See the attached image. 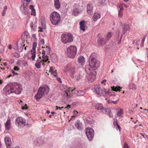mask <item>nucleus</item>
<instances>
[{
	"label": "nucleus",
	"mask_w": 148,
	"mask_h": 148,
	"mask_svg": "<svg viewBox=\"0 0 148 148\" xmlns=\"http://www.w3.org/2000/svg\"><path fill=\"white\" fill-rule=\"evenodd\" d=\"M70 107H71L70 105H67V106L65 107L64 108L66 109L67 110H68L69 108H70Z\"/></svg>",
	"instance_id": "nucleus-61"
},
{
	"label": "nucleus",
	"mask_w": 148,
	"mask_h": 148,
	"mask_svg": "<svg viewBox=\"0 0 148 148\" xmlns=\"http://www.w3.org/2000/svg\"><path fill=\"white\" fill-rule=\"evenodd\" d=\"M113 124H114V125L115 126L116 125H118V123H117V119H116V121H114V122H113Z\"/></svg>",
	"instance_id": "nucleus-60"
},
{
	"label": "nucleus",
	"mask_w": 148,
	"mask_h": 148,
	"mask_svg": "<svg viewBox=\"0 0 148 148\" xmlns=\"http://www.w3.org/2000/svg\"><path fill=\"white\" fill-rule=\"evenodd\" d=\"M41 44L44 45L45 43L44 40L43 39H42L40 41Z\"/></svg>",
	"instance_id": "nucleus-54"
},
{
	"label": "nucleus",
	"mask_w": 148,
	"mask_h": 148,
	"mask_svg": "<svg viewBox=\"0 0 148 148\" xmlns=\"http://www.w3.org/2000/svg\"><path fill=\"white\" fill-rule=\"evenodd\" d=\"M46 50L47 51V52H48V53H49L51 50L50 48L49 47L47 46L46 47Z\"/></svg>",
	"instance_id": "nucleus-47"
},
{
	"label": "nucleus",
	"mask_w": 148,
	"mask_h": 148,
	"mask_svg": "<svg viewBox=\"0 0 148 148\" xmlns=\"http://www.w3.org/2000/svg\"><path fill=\"white\" fill-rule=\"evenodd\" d=\"M100 3L103 5H106L107 1L106 0H100Z\"/></svg>",
	"instance_id": "nucleus-39"
},
{
	"label": "nucleus",
	"mask_w": 148,
	"mask_h": 148,
	"mask_svg": "<svg viewBox=\"0 0 148 148\" xmlns=\"http://www.w3.org/2000/svg\"><path fill=\"white\" fill-rule=\"evenodd\" d=\"M10 127V120L8 119L6 122L5 124V127L7 130H9Z\"/></svg>",
	"instance_id": "nucleus-30"
},
{
	"label": "nucleus",
	"mask_w": 148,
	"mask_h": 148,
	"mask_svg": "<svg viewBox=\"0 0 148 148\" xmlns=\"http://www.w3.org/2000/svg\"><path fill=\"white\" fill-rule=\"evenodd\" d=\"M123 29L122 32L123 34H124L126 33L127 31L130 30V26L128 24H125L123 27Z\"/></svg>",
	"instance_id": "nucleus-22"
},
{
	"label": "nucleus",
	"mask_w": 148,
	"mask_h": 148,
	"mask_svg": "<svg viewBox=\"0 0 148 148\" xmlns=\"http://www.w3.org/2000/svg\"><path fill=\"white\" fill-rule=\"evenodd\" d=\"M105 40H104V38L101 37H99L97 40V44L99 46H102L106 44Z\"/></svg>",
	"instance_id": "nucleus-19"
},
{
	"label": "nucleus",
	"mask_w": 148,
	"mask_h": 148,
	"mask_svg": "<svg viewBox=\"0 0 148 148\" xmlns=\"http://www.w3.org/2000/svg\"><path fill=\"white\" fill-rule=\"evenodd\" d=\"M86 135L89 140H91L94 136V133L93 129L91 128L88 127L86 130Z\"/></svg>",
	"instance_id": "nucleus-10"
},
{
	"label": "nucleus",
	"mask_w": 148,
	"mask_h": 148,
	"mask_svg": "<svg viewBox=\"0 0 148 148\" xmlns=\"http://www.w3.org/2000/svg\"><path fill=\"white\" fill-rule=\"evenodd\" d=\"M97 55L96 53H92L90 56L89 60V66L94 70L97 69L100 65L99 62L95 59Z\"/></svg>",
	"instance_id": "nucleus-3"
},
{
	"label": "nucleus",
	"mask_w": 148,
	"mask_h": 148,
	"mask_svg": "<svg viewBox=\"0 0 148 148\" xmlns=\"http://www.w3.org/2000/svg\"><path fill=\"white\" fill-rule=\"evenodd\" d=\"M60 14L56 12H53L50 16V21L54 25H57L60 22Z\"/></svg>",
	"instance_id": "nucleus-4"
},
{
	"label": "nucleus",
	"mask_w": 148,
	"mask_h": 148,
	"mask_svg": "<svg viewBox=\"0 0 148 148\" xmlns=\"http://www.w3.org/2000/svg\"><path fill=\"white\" fill-rule=\"evenodd\" d=\"M14 24V23L13 20L11 19L8 21V25L9 26H13Z\"/></svg>",
	"instance_id": "nucleus-38"
},
{
	"label": "nucleus",
	"mask_w": 148,
	"mask_h": 148,
	"mask_svg": "<svg viewBox=\"0 0 148 148\" xmlns=\"http://www.w3.org/2000/svg\"><path fill=\"white\" fill-rule=\"evenodd\" d=\"M119 7L121 11H123L124 10V8H127L128 7V6L126 4L123 3H121L119 5Z\"/></svg>",
	"instance_id": "nucleus-28"
},
{
	"label": "nucleus",
	"mask_w": 148,
	"mask_h": 148,
	"mask_svg": "<svg viewBox=\"0 0 148 148\" xmlns=\"http://www.w3.org/2000/svg\"><path fill=\"white\" fill-rule=\"evenodd\" d=\"M41 61L42 60L40 61L39 59L37 60L35 64V66L37 68L39 69L40 68L41 63H42Z\"/></svg>",
	"instance_id": "nucleus-31"
},
{
	"label": "nucleus",
	"mask_w": 148,
	"mask_h": 148,
	"mask_svg": "<svg viewBox=\"0 0 148 148\" xmlns=\"http://www.w3.org/2000/svg\"><path fill=\"white\" fill-rule=\"evenodd\" d=\"M29 8L31 10L34 9V6L32 5H30L29 6Z\"/></svg>",
	"instance_id": "nucleus-53"
},
{
	"label": "nucleus",
	"mask_w": 148,
	"mask_h": 148,
	"mask_svg": "<svg viewBox=\"0 0 148 148\" xmlns=\"http://www.w3.org/2000/svg\"><path fill=\"white\" fill-rule=\"evenodd\" d=\"M78 61L79 63L82 65L85 62V58L83 56H80L78 58Z\"/></svg>",
	"instance_id": "nucleus-25"
},
{
	"label": "nucleus",
	"mask_w": 148,
	"mask_h": 148,
	"mask_svg": "<svg viewBox=\"0 0 148 148\" xmlns=\"http://www.w3.org/2000/svg\"><path fill=\"white\" fill-rule=\"evenodd\" d=\"M112 89V91L110 92H108L109 95L110 96H114L115 93L113 91H120V90L121 89V88L119 86H117L115 87L114 86H113L111 87Z\"/></svg>",
	"instance_id": "nucleus-13"
},
{
	"label": "nucleus",
	"mask_w": 148,
	"mask_h": 148,
	"mask_svg": "<svg viewBox=\"0 0 148 148\" xmlns=\"http://www.w3.org/2000/svg\"><path fill=\"white\" fill-rule=\"evenodd\" d=\"M38 28L39 29L38 30V32H43L42 29L41 27H38Z\"/></svg>",
	"instance_id": "nucleus-63"
},
{
	"label": "nucleus",
	"mask_w": 148,
	"mask_h": 148,
	"mask_svg": "<svg viewBox=\"0 0 148 148\" xmlns=\"http://www.w3.org/2000/svg\"><path fill=\"white\" fill-rule=\"evenodd\" d=\"M31 14L32 15L35 16L36 15V12L35 9L31 10Z\"/></svg>",
	"instance_id": "nucleus-41"
},
{
	"label": "nucleus",
	"mask_w": 148,
	"mask_h": 148,
	"mask_svg": "<svg viewBox=\"0 0 148 148\" xmlns=\"http://www.w3.org/2000/svg\"><path fill=\"white\" fill-rule=\"evenodd\" d=\"M21 86L18 82L10 83L3 89L4 92L6 95L13 93L19 95L21 93Z\"/></svg>",
	"instance_id": "nucleus-1"
},
{
	"label": "nucleus",
	"mask_w": 148,
	"mask_h": 148,
	"mask_svg": "<svg viewBox=\"0 0 148 148\" xmlns=\"http://www.w3.org/2000/svg\"><path fill=\"white\" fill-rule=\"evenodd\" d=\"M15 123L18 126H21L23 127L26 124V120L24 118L19 117L16 119Z\"/></svg>",
	"instance_id": "nucleus-11"
},
{
	"label": "nucleus",
	"mask_w": 148,
	"mask_h": 148,
	"mask_svg": "<svg viewBox=\"0 0 148 148\" xmlns=\"http://www.w3.org/2000/svg\"><path fill=\"white\" fill-rule=\"evenodd\" d=\"M53 76L55 77H57V74L56 72H53Z\"/></svg>",
	"instance_id": "nucleus-59"
},
{
	"label": "nucleus",
	"mask_w": 148,
	"mask_h": 148,
	"mask_svg": "<svg viewBox=\"0 0 148 148\" xmlns=\"http://www.w3.org/2000/svg\"><path fill=\"white\" fill-rule=\"evenodd\" d=\"M41 25H42L44 29H45L46 28V25H45V24L44 23H43V22L41 23Z\"/></svg>",
	"instance_id": "nucleus-57"
},
{
	"label": "nucleus",
	"mask_w": 148,
	"mask_h": 148,
	"mask_svg": "<svg viewBox=\"0 0 148 148\" xmlns=\"http://www.w3.org/2000/svg\"><path fill=\"white\" fill-rule=\"evenodd\" d=\"M123 114V110L122 109H121L117 112V115L120 116H121Z\"/></svg>",
	"instance_id": "nucleus-37"
},
{
	"label": "nucleus",
	"mask_w": 148,
	"mask_h": 148,
	"mask_svg": "<svg viewBox=\"0 0 148 148\" xmlns=\"http://www.w3.org/2000/svg\"><path fill=\"white\" fill-rule=\"evenodd\" d=\"M8 65V64L6 62L3 63V64H1V65H3L4 66H6Z\"/></svg>",
	"instance_id": "nucleus-62"
},
{
	"label": "nucleus",
	"mask_w": 148,
	"mask_h": 148,
	"mask_svg": "<svg viewBox=\"0 0 148 148\" xmlns=\"http://www.w3.org/2000/svg\"><path fill=\"white\" fill-rule=\"evenodd\" d=\"M19 69L17 66H15L14 68V70L15 71H18Z\"/></svg>",
	"instance_id": "nucleus-55"
},
{
	"label": "nucleus",
	"mask_w": 148,
	"mask_h": 148,
	"mask_svg": "<svg viewBox=\"0 0 148 148\" xmlns=\"http://www.w3.org/2000/svg\"><path fill=\"white\" fill-rule=\"evenodd\" d=\"M122 11H121L120 10H119V13L118 15L119 17H121L123 15V13L121 12Z\"/></svg>",
	"instance_id": "nucleus-44"
},
{
	"label": "nucleus",
	"mask_w": 148,
	"mask_h": 148,
	"mask_svg": "<svg viewBox=\"0 0 148 148\" xmlns=\"http://www.w3.org/2000/svg\"><path fill=\"white\" fill-rule=\"evenodd\" d=\"M57 80L60 83H62V81H61V79L60 77H57Z\"/></svg>",
	"instance_id": "nucleus-56"
},
{
	"label": "nucleus",
	"mask_w": 148,
	"mask_h": 148,
	"mask_svg": "<svg viewBox=\"0 0 148 148\" xmlns=\"http://www.w3.org/2000/svg\"><path fill=\"white\" fill-rule=\"evenodd\" d=\"M28 107L27 106V104H25L24 106H22L21 109L22 110H27Z\"/></svg>",
	"instance_id": "nucleus-40"
},
{
	"label": "nucleus",
	"mask_w": 148,
	"mask_h": 148,
	"mask_svg": "<svg viewBox=\"0 0 148 148\" xmlns=\"http://www.w3.org/2000/svg\"><path fill=\"white\" fill-rule=\"evenodd\" d=\"M4 140L7 148H10L12 144L10 138L9 137H6L5 138Z\"/></svg>",
	"instance_id": "nucleus-17"
},
{
	"label": "nucleus",
	"mask_w": 148,
	"mask_h": 148,
	"mask_svg": "<svg viewBox=\"0 0 148 148\" xmlns=\"http://www.w3.org/2000/svg\"><path fill=\"white\" fill-rule=\"evenodd\" d=\"M132 88H131L132 89H136V87L135 84H133L132 85Z\"/></svg>",
	"instance_id": "nucleus-50"
},
{
	"label": "nucleus",
	"mask_w": 148,
	"mask_h": 148,
	"mask_svg": "<svg viewBox=\"0 0 148 148\" xmlns=\"http://www.w3.org/2000/svg\"><path fill=\"white\" fill-rule=\"evenodd\" d=\"M73 113L77 117L78 112L76 111H74Z\"/></svg>",
	"instance_id": "nucleus-58"
},
{
	"label": "nucleus",
	"mask_w": 148,
	"mask_h": 148,
	"mask_svg": "<svg viewBox=\"0 0 148 148\" xmlns=\"http://www.w3.org/2000/svg\"><path fill=\"white\" fill-rule=\"evenodd\" d=\"M140 42V40L139 39H138L136 40V45L137 46H138L139 45V43Z\"/></svg>",
	"instance_id": "nucleus-45"
},
{
	"label": "nucleus",
	"mask_w": 148,
	"mask_h": 148,
	"mask_svg": "<svg viewBox=\"0 0 148 148\" xmlns=\"http://www.w3.org/2000/svg\"><path fill=\"white\" fill-rule=\"evenodd\" d=\"M113 35V34L111 32H109L108 33L107 37L106 38V40L108 41V40L112 37Z\"/></svg>",
	"instance_id": "nucleus-34"
},
{
	"label": "nucleus",
	"mask_w": 148,
	"mask_h": 148,
	"mask_svg": "<svg viewBox=\"0 0 148 148\" xmlns=\"http://www.w3.org/2000/svg\"><path fill=\"white\" fill-rule=\"evenodd\" d=\"M42 57H43L45 56V50H43L42 51Z\"/></svg>",
	"instance_id": "nucleus-52"
},
{
	"label": "nucleus",
	"mask_w": 148,
	"mask_h": 148,
	"mask_svg": "<svg viewBox=\"0 0 148 148\" xmlns=\"http://www.w3.org/2000/svg\"><path fill=\"white\" fill-rule=\"evenodd\" d=\"M13 56L16 58H18L20 57V55L18 53H14Z\"/></svg>",
	"instance_id": "nucleus-42"
},
{
	"label": "nucleus",
	"mask_w": 148,
	"mask_h": 148,
	"mask_svg": "<svg viewBox=\"0 0 148 148\" xmlns=\"http://www.w3.org/2000/svg\"><path fill=\"white\" fill-rule=\"evenodd\" d=\"M23 35L21 37V42L18 44V42H17L13 44V48L15 50L18 49V51L20 52H21L23 51V47L25 46V44H24L25 40L24 38H23Z\"/></svg>",
	"instance_id": "nucleus-8"
},
{
	"label": "nucleus",
	"mask_w": 148,
	"mask_h": 148,
	"mask_svg": "<svg viewBox=\"0 0 148 148\" xmlns=\"http://www.w3.org/2000/svg\"><path fill=\"white\" fill-rule=\"evenodd\" d=\"M56 110H61V107H59V106H56Z\"/></svg>",
	"instance_id": "nucleus-64"
},
{
	"label": "nucleus",
	"mask_w": 148,
	"mask_h": 148,
	"mask_svg": "<svg viewBox=\"0 0 148 148\" xmlns=\"http://www.w3.org/2000/svg\"><path fill=\"white\" fill-rule=\"evenodd\" d=\"M145 38H146L145 37H144L143 39H142V41H141V42H142V44L140 45V46L141 47H143L144 46V42L145 39Z\"/></svg>",
	"instance_id": "nucleus-43"
},
{
	"label": "nucleus",
	"mask_w": 148,
	"mask_h": 148,
	"mask_svg": "<svg viewBox=\"0 0 148 148\" xmlns=\"http://www.w3.org/2000/svg\"><path fill=\"white\" fill-rule=\"evenodd\" d=\"M75 124L78 130H80L83 129L82 123L79 120H77L75 122Z\"/></svg>",
	"instance_id": "nucleus-21"
},
{
	"label": "nucleus",
	"mask_w": 148,
	"mask_h": 148,
	"mask_svg": "<svg viewBox=\"0 0 148 148\" xmlns=\"http://www.w3.org/2000/svg\"><path fill=\"white\" fill-rule=\"evenodd\" d=\"M80 12V11L79 10L78 8H76L74 9L73 13L74 16H77Z\"/></svg>",
	"instance_id": "nucleus-33"
},
{
	"label": "nucleus",
	"mask_w": 148,
	"mask_h": 148,
	"mask_svg": "<svg viewBox=\"0 0 148 148\" xmlns=\"http://www.w3.org/2000/svg\"><path fill=\"white\" fill-rule=\"evenodd\" d=\"M7 6H5L3 8V10L2 13V16H4L5 14L6 10L7 9Z\"/></svg>",
	"instance_id": "nucleus-35"
},
{
	"label": "nucleus",
	"mask_w": 148,
	"mask_h": 148,
	"mask_svg": "<svg viewBox=\"0 0 148 148\" xmlns=\"http://www.w3.org/2000/svg\"><path fill=\"white\" fill-rule=\"evenodd\" d=\"M25 5H26V6L24 4L23 5H21L20 7V9L23 14L25 15H27L29 13L28 9L27 8L28 6L27 3H26Z\"/></svg>",
	"instance_id": "nucleus-14"
},
{
	"label": "nucleus",
	"mask_w": 148,
	"mask_h": 148,
	"mask_svg": "<svg viewBox=\"0 0 148 148\" xmlns=\"http://www.w3.org/2000/svg\"><path fill=\"white\" fill-rule=\"evenodd\" d=\"M11 73H12V76H14L15 75H17L18 73H16L14 71V70L13 69H12L11 71Z\"/></svg>",
	"instance_id": "nucleus-46"
},
{
	"label": "nucleus",
	"mask_w": 148,
	"mask_h": 148,
	"mask_svg": "<svg viewBox=\"0 0 148 148\" xmlns=\"http://www.w3.org/2000/svg\"><path fill=\"white\" fill-rule=\"evenodd\" d=\"M101 16V15L99 12H95L94 13L92 19L94 22H96L100 18Z\"/></svg>",
	"instance_id": "nucleus-18"
},
{
	"label": "nucleus",
	"mask_w": 148,
	"mask_h": 148,
	"mask_svg": "<svg viewBox=\"0 0 148 148\" xmlns=\"http://www.w3.org/2000/svg\"><path fill=\"white\" fill-rule=\"evenodd\" d=\"M91 68L88 66H86L85 67V71L86 73L88 75H90L92 73V70Z\"/></svg>",
	"instance_id": "nucleus-32"
},
{
	"label": "nucleus",
	"mask_w": 148,
	"mask_h": 148,
	"mask_svg": "<svg viewBox=\"0 0 148 148\" xmlns=\"http://www.w3.org/2000/svg\"><path fill=\"white\" fill-rule=\"evenodd\" d=\"M54 5L55 8L57 9H59L60 7V5L59 0H54Z\"/></svg>",
	"instance_id": "nucleus-27"
},
{
	"label": "nucleus",
	"mask_w": 148,
	"mask_h": 148,
	"mask_svg": "<svg viewBox=\"0 0 148 148\" xmlns=\"http://www.w3.org/2000/svg\"><path fill=\"white\" fill-rule=\"evenodd\" d=\"M37 43L36 42H34L33 44L32 48V50H31V53L32 54L31 56V58L32 60H35L36 57V48L37 46Z\"/></svg>",
	"instance_id": "nucleus-12"
},
{
	"label": "nucleus",
	"mask_w": 148,
	"mask_h": 148,
	"mask_svg": "<svg viewBox=\"0 0 148 148\" xmlns=\"http://www.w3.org/2000/svg\"><path fill=\"white\" fill-rule=\"evenodd\" d=\"M103 112L108 114L110 117L112 116V114L110 109L109 108L106 109L104 108Z\"/></svg>",
	"instance_id": "nucleus-23"
},
{
	"label": "nucleus",
	"mask_w": 148,
	"mask_h": 148,
	"mask_svg": "<svg viewBox=\"0 0 148 148\" xmlns=\"http://www.w3.org/2000/svg\"><path fill=\"white\" fill-rule=\"evenodd\" d=\"M95 108L97 110H100L102 112H103V110L104 108L103 104L101 103H97L95 106Z\"/></svg>",
	"instance_id": "nucleus-24"
},
{
	"label": "nucleus",
	"mask_w": 148,
	"mask_h": 148,
	"mask_svg": "<svg viewBox=\"0 0 148 148\" xmlns=\"http://www.w3.org/2000/svg\"><path fill=\"white\" fill-rule=\"evenodd\" d=\"M71 91L72 92L75 91V94L78 96H83L85 93L84 92L83 90H76L75 89H72V88H69L64 93V96L66 97H70V92Z\"/></svg>",
	"instance_id": "nucleus-7"
},
{
	"label": "nucleus",
	"mask_w": 148,
	"mask_h": 148,
	"mask_svg": "<svg viewBox=\"0 0 148 148\" xmlns=\"http://www.w3.org/2000/svg\"><path fill=\"white\" fill-rule=\"evenodd\" d=\"M85 21H82L79 23L80 28L81 30L84 31L85 30Z\"/></svg>",
	"instance_id": "nucleus-29"
},
{
	"label": "nucleus",
	"mask_w": 148,
	"mask_h": 148,
	"mask_svg": "<svg viewBox=\"0 0 148 148\" xmlns=\"http://www.w3.org/2000/svg\"><path fill=\"white\" fill-rule=\"evenodd\" d=\"M49 88L46 85L40 86L39 88L37 94L35 96L37 101H38L43 96L47 95L49 91Z\"/></svg>",
	"instance_id": "nucleus-2"
},
{
	"label": "nucleus",
	"mask_w": 148,
	"mask_h": 148,
	"mask_svg": "<svg viewBox=\"0 0 148 148\" xmlns=\"http://www.w3.org/2000/svg\"><path fill=\"white\" fill-rule=\"evenodd\" d=\"M94 89L96 93L99 95H101L102 93V89L99 85H96L94 87Z\"/></svg>",
	"instance_id": "nucleus-16"
},
{
	"label": "nucleus",
	"mask_w": 148,
	"mask_h": 148,
	"mask_svg": "<svg viewBox=\"0 0 148 148\" xmlns=\"http://www.w3.org/2000/svg\"><path fill=\"white\" fill-rule=\"evenodd\" d=\"M117 34H118L117 39H116V41H118V44H120L121 42V38H122L123 36L122 34H121V36L120 38H119V36H120V32L119 31H118L116 32Z\"/></svg>",
	"instance_id": "nucleus-26"
},
{
	"label": "nucleus",
	"mask_w": 148,
	"mask_h": 148,
	"mask_svg": "<svg viewBox=\"0 0 148 148\" xmlns=\"http://www.w3.org/2000/svg\"><path fill=\"white\" fill-rule=\"evenodd\" d=\"M87 12L88 14L90 16L92 15L93 9V6L92 4L91 3H89L87 5Z\"/></svg>",
	"instance_id": "nucleus-15"
},
{
	"label": "nucleus",
	"mask_w": 148,
	"mask_h": 148,
	"mask_svg": "<svg viewBox=\"0 0 148 148\" xmlns=\"http://www.w3.org/2000/svg\"><path fill=\"white\" fill-rule=\"evenodd\" d=\"M74 37L73 35L70 34H63L61 36L62 42L64 44L70 43L73 41Z\"/></svg>",
	"instance_id": "nucleus-5"
},
{
	"label": "nucleus",
	"mask_w": 148,
	"mask_h": 148,
	"mask_svg": "<svg viewBox=\"0 0 148 148\" xmlns=\"http://www.w3.org/2000/svg\"><path fill=\"white\" fill-rule=\"evenodd\" d=\"M77 51V49L76 47L74 46H70L67 49V55L71 58H73L75 56Z\"/></svg>",
	"instance_id": "nucleus-6"
},
{
	"label": "nucleus",
	"mask_w": 148,
	"mask_h": 148,
	"mask_svg": "<svg viewBox=\"0 0 148 148\" xmlns=\"http://www.w3.org/2000/svg\"><path fill=\"white\" fill-rule=\"evenodd\" d=\"M49 71L52 73L55 72V71L53 69V67H51L50 68Z\"/></svg>",
	"instance_id": "nucleus-48"
},
{
	"label": "nucleus",
	"mask_w": 148,
	"mask_h": 148,
	"mask_svg": "<svg viewBox=\"0 0 148 148\" xmlns=\"http://www.w3.org/2000/svg\"><path fill=\"white\" fill-rule=\"evenodd\" d=\"M16 64L20 66L23 65L24 66H27L28 65V63L26 61L20 60L17 61L16 62Z\"/></svg>",
	"instance_id": "nucleus-20"
},
{
	"label": "nucleus",
	"mask_w": 148,
	"mask_h": 148,
	"mask_svg": "<svg viewBox=\"0 0 148 148\" xmlns=\"http://www.w3.org/2000/svg\"><path fill=\"white\" fill-rule=\"evenodd\" d=\"M71 77L77 81L81 80L83 78V74L79 71H73L71 74Z\"/></svg>",
	"instance_id": "nucleus-9"
},
{
	"label": "nucleus",
	"mask_w": 148,
	"mask_h": 148,
	"mask_svg": "<svg viewBox=\"0 0 148 148\" xmlns=\"http://www.w3.org/2000/svg\"><path fill=\"white\" fill-rule=\"evenodd\" d=\"M124 148H128L129 146L126 143H125L124 145Z\"/></svg>",
	"instance_id": "nucleus-49"
},
{
	"label": "nucleus",
	"mask_w": 148,
	"mask_h": 148,
	"mask_svg": "<svg viewBox=\"0 0 148 148\" xmlns=\"http://www.w3.org/2000/svg\"><path fill=\"white\" fill-rule=\"evenodd\" d=\"M48 58V56L47 55H46V56H45L44 57H42L43 60H43V62H47V61L49 60Z\"/></svg>",
	"instance_id": "nucleus-36"
},
{
	"label": "nucleus",
	"mask_w": 148,
	"mask_h": 148,
	"mask_svg": "<svg viewBox=\"0 0 148 148\" xmlns=\"http://www.w3.org/2000/svg\"><path fill=\"white\" fill-rule=\"evenodd\" d=\"M115 127L116 128V129L117 130H118V129H119V131H120V126L118 125H116L115 126Z\"/></svg>",
	"instance_id": "nucleus-51"
}]
</instances>
